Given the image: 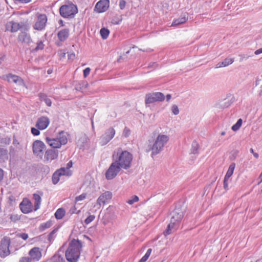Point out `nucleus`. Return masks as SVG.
Instances as JSON below:
<instances>
[{
  "instance_id": "46",
  "label": "nucleus",
  "mask_w": 262,
  "mask_h": 262,
  "mask_svg": "<svg viewBox=\"0 0 262 262\" xmlns=\"http://www.w3.org/2000/svg\"><path fill=\"white\" fill-rule=\"evenodd\" d=\"M95 218V216L94 215H90L85 220L84 223L86 225L90 224L92 222Z\"/></svg>"
},
{
  "instance_id": "56",
  "label": "nucleus",
  "mask_w": 262,
  "mask_h": 262,
  "mask_svg": "<svg viewBox=\"0 0 262 262\" xmlns=\"http://www.w3.org/2000/svg\"><path fill=\"white\" fill-rule=\"evenodd\" d=\"M73 165V163L72 162V161H70V162H69L67 164V167H64L66 169V173L67 172H68V173H71L72 174V173L71 172V171H70L69 170V169L70 168H71Z\"/></svg>"
},
{
  "instance_id": "59",
  "label": "nucleus",
  "mask_w": 262,
  "mask_h": 262,
  "mask_svg": "<svg viewBox=\"0 0 262 262\" xmlns=\"http://www.w3.org/2000/svg\"><path fill=\"white\" fill-rule=\"evenodd\" d=\"M75 57V54L74 53H71L68 54V58L69 59L73 60Z\"/></svg>"
},
{
  "instance_id": "16",
  "label": "nucleus",
  "mask_w": 262,
  "mask_h": 262,
  "mask_svg": "<svg viewBox=\"0 0 262 262\" xmlns=\"http://www.w3.org/2000/svg\"><path fill=\"white\" fill-rule=\"evenodd\" d=\"M32 204L31 202L27 199H24L19 204L21 211L25 214L28 213L32 211Z\"/></svg>"
},
{
  "instance_id": "57",
  "label": "nucleus",
  "mask_w": 262,
  "mask_h": 262,
  "mask_svg": "<svg viewBox=\"0 0 262 262\" xmlns=\"http://www.w3.org/2000/svg\"><path fill=\"white\" fill-rule=\"evenodd\" d=\"M91 69L90 68H86L83 70V76L86 77L90 74Z\"/></svg>"
},
{
  "instance_id": "4",
  "label": "nucleus",
  "mask_w": 262,
  "mask_h": 262,
  "mask_svg": "<svg viewBox=\"0 0 262 262\" xmlns=\"http://www.w3.org/2000/svg\"><path fill=\"white\" fill-rule=\"evenodd\" d=\"M169 140V137L165 135H159L152 146L147 151L151 150V157L159 154L163 149L164 145Z\"/></svg>"
},
{
  "instance_id": "37",
  "label": "nucleus",
  "mask_w": 262,
  "mask_h": 262,
  "mask_svg": "<svg viewBox=\"0 0 262 262\" xmlns=\"http://www.w3.org/2000/svg\"><path fill=\"white\" fill-rule=\"evenodd\" d=\"M52 225V222L51 221H48L47 222L40 225L39 227V230L42 231L45 229L50 228Z\"/></svg>"
},
{
  "instance_id": "64",
  "label": "nucleus",
  "mask_w": 262,
  "mask_h": 262,
  "mask_svg": "<svg viewBox=\"0 0 262 262\" xmlns=\"http://www.w3.org/2000/svg\"><path fill=\"white\" fill-rule=\"evenodd\" d=\"M157 64L156 63V62H152V63H149V66H148V68H150L151 67H154V66H157Z\"/></svg>"
},
{
  "instance_id": "33",
  "label": "nucleus",
  "mask_w": 262,
  "mask_h": 262,
  "mask_svg": "<svg viewBox=\"0 0 262 262\" xmlns=\"http://www.w3.org/2000/svg\"><path fill=\"white\" fill-rule=\"evenodd\" d=\"M235 167V163H232L230 165L229 168L228 169V171L226 172V174L224 177L225 178L230 179V178L232 175V174L233 173V171L234 170Z\"/></svg>"
},
{
  "instance_id": "58",
  "label": "nucleus",
  "mask_w": 262,
  "mask_h": 262,
  "mask_svg": "<svg viewBox=\"0 0 262 262\" xmlns=\"http://www.w3.org/2000/svg\"><path fill=\"white\" fill-rule=\"evenodd\" d=\"M31 261V259L28 257H21L19 260V262H30Z\"/></svg>"
},
{
  "instance_id": "28",
  "label": "nucleus",
  "mask_w": 262,
  "mask_h": 262,
  "mask_svg": "<svg viewBox=\"0 0 262 262\" xmlns=\"http://www.w3.org/2000/svg\"><path fill=\"white\" fill-rule=\"evenodd\" d=\"M89 84L86 81H80L76 82L75 84V89L76 91H82L83 89L88 88Z\"/></svg>"
},
{
  "instance_id": "36",
  "label": "nucleus",
  "mask_w": 262,
  "mask_h": 262,
  "mask_svg": "<svg viewBox=\"0 0 262 262\" xmlns=\"http://www.w3.org/2000/svg\"><path fill=\"white\" fill-rule=\"evenodd\" d=\"M199 145L196 141H193L191 145V153L196 154L198 153Z\"/></svg>"
},
{
  "instance_id": "11",
  "label": "nucleus",
  "mask_w": 262,
  "mask_h": 262,
  "mask_svg": "<svg viewBox=\"0 0 262 262\" xmlns=\"http://www.w3.org/2000/svg\"><path fill=\"white\" fill-rule=\"evenodd\" d=\"M28 31H21L18 34L17 40L18 42L30 46L33 42V40L31 37L30 34L27 32Z\"/></svg>"
},
{
  "instance_id": "53",
  "label": "nucleus",
  "mask_w": 262,
  "mask_h": 262,
  "mask_svg": "<svg viewBox=\"0 0 262 262\" xmlns=\"http://www.w3.org/2000/svg\"><path fill=\"white\" fill-rule=\"evenodd\" d=\"M130 130L126 127H125L123 132V135L125 137H128L130 135Z\"/></svg>"
},
{
  "instance_id": "49",
  "label": "nucleus",
  "mask_w": 262,
  "mask_h": 262,
  "mask_svg": "<svg viewBox=\"0 0 262 262\" xmlns=\"http://www.w3.org/2000/svg\"><path fill=\"white\" fill-rule=\"evenodd\" d=\"M39 129H38V128H36L35 127H31V133L34 136H38L40 134V131Z\"/></svg>"
},
{
  "instance_id": "8",
  "label": "nucleus",
  "mask_w": 262,
  "mask_h": 262,
  "mask_svg": "<svg viewBox=\"0 0 262 262\" xmlns=\"http://www.w3.org/2000/svg\"><path fill=\"white\" fill-rule=\"evenodd\" d=\"M121 168L119 165H118V163L114 161L105 172L106 179L107 180H112L120 172Z\"/></svg>"
},
{
  "instance_id": "47",
  "label": "nucleus",
  "mask_w": 262,
  "mask_h": 262,
  "mask_svg": "<svg viewBox=\"0 0 262 262\" xmlns=\"http://www.w3.org/2000/svg\"><path fill=\"white\" fill-rule=\"evenodd\" d=\"M238 154V151L237 150H233L232 151L231 155L230 156V159L231 160H234L236 157L237 156Z\"/></svg>"
},
{
  "instance_id": "48",
  "label": "nucleus",
  "mask_w": 262,
  "mask_h": 262,
  "mask_svg": "<svg viewBox=\"0 0 262 262\" xmlns=\"http://www.w3.org/2000/svg\"><path fill=\"white\" fill-rule=\"evenodd\" d=\"M171 111L172 113L175 115H177L179 113V110L177 105L174 104L172 106Z\"/></svg>"
},
{
  "instance_id": "40",
  "label": "nucleus",
  "mask_w": 262,
  "mask_h": 262,
  "mask_svg": "<svg viewBox=\"0 0 262 262\" xmlns=\"http://www.w3.org/2000/svg\"><path fill=\"white\" fill-rule=\"evenodd\" d=\"M36 47L32 50V52H37L39 50H42L44 49L45 45L42 41H39L37 42Z\"/></svg>"
},
{
  "instance_id": "50",
  "label": "nucleus",
  "mask_w": 262,
  "mask_h": 262,
  "mask_svg": "<svg viewBox=\"0 0 262 262\" xmlns=\"http://www.w3.org/2000/svg\"><path fill=\"white\" fill-rule=\"evenodd\" d=\"M10 218L12 222H15L20 219V216L17 214H11Z\"/></svg>"
},
{
  "instance_id": "61",
  "label": "nucleus",
  "mask_w": 262,
  "mask_h": 262,
  "mask_svg": "<svg viewBox=\"0 0 262 262\" xmlns=\"http://www.w3.org/2000/svg\"><path fill=\"white\" fill-rule=\"evenodd\" d=\"M250 56H246L245 55H241V58L240 59V61H242L244 59L247 60Z\"/></svg>"
},
{
  "instance_id": "20",
  "label": "nucleus",
  "mask_w": 262,
  "mask_h": 262,
  "mask_svg": "<svg viewBox=\"0 0 262 262\" xmlns=\"http://www.w3.org/2000/svg\"><path fill=\"white\" fill-rule=\"evenodd\" d=\"M29 254L31 260H39L42 256L41 250L38 247H34L30 250Z\"/></svg>"
},
{
  "instance_id": "19",
  "label": "nucleus",
  "mask_w": 262,
  "mask_h": 262,
  "mask_svg": "<svg viewBox=\"0 0 262 262\" xmlns=\"http://www.w3.org/2000/svg\"><path fill=\"white\" fill-rule=\"evenodd\" d=\"M112 198V193L110 191H107L103 193L99 196L97 200V204L101 205V204H104L107 203Z\"/></svg>"
},
{
  "instance_id": "10",
  "label": "nucleus",
  "mask_w": 262,
  "mask_h": 262,
  "mask_svg": "<svg viewBox=\"0 0 262 262\" xmlns=\"http://www.w3.org/2000/svg\"><path fill=\"white\" fill-rule=\"evenodd\" d=\"M115 134V130L113 127H110L100 137V143L102 145L106 144L113 139Z\"/></svg>"
},
{
  "instance_id": "9",
  "label": "nucleus",
  "mask_w": 262,
  "mask_h": 262,
  "mask_svg": "<svg viewBox=\"0 0 262 262\" xmlns=\"http://www.w3.org/2000/svg\"><path fill=\"white\" fill-rule=\"evenodd\" d=\"M46 146L44 143L40 140H35L32 145V149L33 154L40 157H42L43 154V150Z\"/></svg>"
},
{
  "instance_id": "23",
  "label": "nucleus",
  "mask_w": 262,
  "mask_h": 262,
  "mask_svg": "<svg viewBox=\"0 0 262 262\" xmlns=\"http://www.w3.org/2000/svg\"><path fill=\"white\" fill-rule=\"evenodd\" d=\"M46 142L53 148H58L61 147V143L58 141V138H46Z\"/></svg>"
},
{
  "instance_id": "7",
  "label": "nucleus",
  "mask_w": 262,
  "mask_h": 262,
  "mask_svg": "<svg viewBox=\"0 0 262 262\" xmlns=\"http://www.w3.org/2000/svg\"><path fill=\"white\" fill-rule=\"evenodd\" d=\"M10 238L9 237H3L1 241L0 245V256L5 258L10 254L9 246L10 245Z\"/></svg>"
},
{
  "instance_id": "63",
  "label": "nucleus",
  "mask_w": 262,
  "mask_h": 262,
  "mask_svg": "<svg viewBox=\"0 0 262 262\" xmlns=\"http://www.w3.org/2000/svg\"><path fill=\"white\" fill-rule=\"evenodd\" d=\"M2 169L0 168V182L3 180L4 177V173Z\"/></svg>"
},
{
  "instance_id": "32",
  "label": "nucleus",
  "mask_w": 262,
  "mask_h": 262,
  "mask_svg": "<svg viewBox=\"0 0 262 262\" xmlns=\"http://www.w3.org/2000/svg\"><path fill=\"white\" fill-rule=\"evenodd\" d=\"M66 213L64 209L62 208H58L55 213V217L57 220H60L63 218Z\"/></svg>"
},
{
  "instance_id": "51",
  "label": "nucleus",
  "mask_w": 262,
  "mask_h": 262,
  "mask_svg": "<svg viewBox=\"0 0 262 262\" xmlns=\"http://www.w3.org/2000/svg\"><path fill=\"white\" fill-rule=\"evenodd\" d=\"M86 196V194L83 193L80 194V195L76 196L75 198V201L78 202L79 201H82V200H84V199H85Z\"/></svg>"
},
{
  "instance_id": "18",
  "label": "nucleus",
  "mask_w": 262,
  "mask_h": 262,
  "mask_svg": "<svg viewBox=\"0 0 262 262\" xmlns=\"http://www.w3.org/2000/svg\"><path fill=\"white\" fill-rule=\"evenodd\" d=\"M50 123V119L48 117L41 116L39 117L36 122V127L40 130L46 129Z\"/></svg>"
},
{
  "instance_id": "35",
  "label": "nucleus",
  "mask_w": 262,
  "mask_h": 262,
  "mask_svg": "<svg viewBox=\"0 0 262 262\" xmlns=\"http://www.w3.org/2000/svg\"><path fill=\"white\" fill-rule=\"evenodd\" d=\"M100 33L102 39H106L110 34V31L108 29L102 28L100 29Z\"/></svg>"
},
{
  "instance_id": "26",
  "label": "nucleus",
  "mask_w": 262,
  "mask_h": 262,
  "mask_svg": "<svg viewBox=\"0 0 262 262\" xmlns=\"http://www.w3.org/2000/svg\"><path fill=\"white\" fill-rule=\"evenodd\" d=\"M8 150L4 148L0 147V164L5 163L8 159Z\"/></svg>"
},
{
  "instance_id": "12",
  "label": "nucleus",
  "mask_w": 262,
  "mask_h": 262,
  "mask_svg": "<svg viewBox=\"0 0 262 262\" xmlns=\"http://www.w3.org/2000/svg\"><path fill=\"white\" fill-rule=\"evenodd\" d=\"M110 7V0H100L95 6L94 10L97 13L105 12Z\"/></svg>"
},
{
  "instance_id": "22",
  "label": "nucleus",
  "mask_w": 262,
  "mask_h": 262,
  "mask_svg": "<svg viewBox=\"0 0 262 262\" xmlns=\"http://www.w3.org/2000/svg\"><path fill=\"white\" fill-rule=\"evenodd\" d=\"M58 156V151L57 150L48 149L47 150L45 155V158L46 160H53L56 159Z\"/></svg>"
},
{
  "instance_id": "29",
  "label": "nucleus",
  "mask_w": 262,
  "mask_h": 262,
  "mask_svg": "<svg viewBox=\"0 0 262 262\" xmlns=\"http://www.w3.org/2000/svg\"><path fill=\"white\" fill-rule=\"evenodd\" d=\"M66 134L67 133L64 131H61L58 134V136H57V138H58V141L61 143V145H65L68 142Z\"/></svg>"
},
{
  "instance_id": "17",
  "label": "nucleus",
  "mask_w": 262,
  "mask_h": 262,
  "mask_svg": "<svg viewBox=\"0 0 262 262\" xmlns=\"http://www.w3.org/2000/svg\"><path fill=\"white\" fill-rule=\"evenodd\" d=\"M6 79L9 82H14L18 85L24 86L25 85L24 80L21 77L11 73L6 75Z\"/></svg>"
},
{
  "instance_id": "54",
  "label": "nucleus",
  "mask_w": 262,
  "mask_h": 262,
  "mask_svg": "<svg viewBox=\"0 0 262 262\" xmlns=\"http://www.w3.org/2000/svg\"><path fill=\"white\" fill-rule=\"evenodd\" d=\"M17 236L18 237H21L24 240H26L28 238V235L26 233H18L17 234Z\"/></svg>"
},
{
  "instance_id": "62",
  "label": "nucleus",
  "mask_w": 262,
  "mask_h": 262,
  "mask_svg": "<svg viewBox=\"0 0 262 262\" xmlns=\"http://www.w3.org/2000/svg\"><path fill=\"white\" fill-rule=\"evenodd\" d=\"M262 53V48L256 50L254 52L255 55H258Z\"/></svg>"
},
{
  "instance_id": "31",
  "label": "nucleus",
  "mask_w": 262,
  "mask_h": 262,
  "mask_svg": "<svg viewBox=\"0 0 262 262\" xmlns=\"http://www.w3.org/2000/svg\"><path fill=\"white\" fill-rule=\"evenodd\" d=\"M38 97L40 101H44L48 106H51L52 104L51 100L48 98L47 95L45 93H40L38 94Z\"/></svg>"
},
{
  "instance_id": "39",
  "label": "nucleus",
  "mask_w": 262,
  "mask_h": 262,
  "mask_svg": "<svg viewBox=\"0 0 262 262\" xmlns=\"http://www.w3.org/2000/svg\"><path fill=\"white\" fill-rule=\"evenodd\" d=\"M242 122L243 120L241 118L239 119L236 122V123L232 126V130H233V131H237V130H238L241 126H242Z\"/></svg>"
},
{
  "instance_id": "5",
  "label": "nucleus",
  "mask_w": 262,
  "mask_h": 262,
  "mask_svg": "<svg viewBox=\"0 0 262 262\" xmlns=\"http://www.w3.org/2000/svg\"><path fill=\"white\" fill-rule=\"evenodd\" d=\"M185 212V209L183 208L181 205H177L175 209L171 213L170 221L179 226Z\"/></svg>"
},
{
  "instance_id": "15",
  "label": "nucleus",
  "mask_w": 262,
  "mask_h": 262,
  "mask_svg": "<svg viewBox=\"0 0 262 262\" xmlns=\"http://www.w3.org/2000/svg\"><path fill=\"white\" fill-rule=\"evenodd\" d=\"M64 253L63 247H61L57 252L52 256L50 259H48L46 262H65V260L63 257Z\"/></svg>"
},
{
  "instance_id": "27",
  "label": "nucleus",
  "mask_w": 262,
  "mask_h": 262,
  "mask_svg": "<svg viewBox=\"0 0 262 262\" xmlns=\"http://www.w3.org/2000/svg\"><path fill=\"white\" fill-rule=\"evenodd\" d=\"M188 19V14L186 13L183 14L178 19H174L172 26H178L185 23Z\"/></svg>"
},
{
  "instance_id": "41",
  "label": "nucleus",
  "mask_w": 262,
  "mask_h": 262,
  "mask_svg": "<svg viewBox=\"0 0 262 262\" xmlns=\"http://www.w3.org/2000/svg\"><path fill=\"white\" fill-rule=\"evenodd\" d=\"M151 251L152 249L151 248L148 249L145 254L141 258V259L138 262H145L149 257Z\"/></svg>"
},
{
  "instance_id": "1",
  "label": "nucleus",
  "mask_w": 262,
  "mask_h": 262,
  "mask_svg": "<svg viewBox=\"0 0 262 262\" xmlns=\"http://www.w3.org/2000/svg\"><path fill=\"white\" fill-rule=\"evenodd\" d=\"M112 158L121 168L127 169L131 166L133 155L128 151H123L121 148H119L113 152Z\"/></svg>"
},
{
  "instance_id": "55",
  "label": "nucleus",
  "mask_w": 262,
  "mask_h": 262,
  "mask_svg": "<svg viewBox=\"0 0 262 262\" xmlns=\"http://www.w3.org/2000/svg\"><path fill=\"white\" fill-rule=\"evenodd\" d=\"M126 2L124 0H120L119 2V7L120 9L123 10L125 8Z\"/></svg>"
},
{
  "instance_id": "30",
  "label": "nucleus",
  "mask_w": 262,
  "mask_h": 262,
  "mask_svg": "<svg viewBox=\"0 0 262 262\" xmlns=\"http://www.w3.org/2000/svg\"><path fill=\"white\" fill-rule=\"evenodd\" d=\"M33 198L34 200V211H36L40 207L41 199L40 196L36 193L33 194Z\"/></svg>"
},
{
  "instance_id": "38",
  "label": "nucleus",
  "mask_w": 262,
  "mask_h": 262,
  "mask_svg": "<svg viewBox=\"0 0 262 262\" xmlns=\"http://www.w3.org/2000/svg\"><path fill=\"white\" fill-rule=\"evenodd\" d=\"M11 139L9 137H5L0 138V144L1 146H5L7 145H9L11 142Z\"/></svg>"
},
{
  "instance_id": "45",
  "label": "nucleus",
  "mask_w": 262,
  "mask_h": 262,
  "mask_svg": "<svg viewBox=\"0 0 262 262\" xmlns=\"http://www.w3.org/2000/svg\"><path fill=\"white\" fill-rule=\"evenodd\" d=\"M234 58H226L224 59V63L225 67H227L231 64H232L234 62Z\"/></svg>"
},
{
  "instance_id": "43",
  "label": "nucleus",
  "mask_w": 262,
  "mask_h": 262,
  "mask_svg": "<svg viewBox=\"0 0 262 262\" xmlns=\"http://www.w3.org/2000/svg\"><path fill=\"white\" fill-rule=\"evenodd\" d=\"M231 181V179H226L224 178L223 182V187L226 191L229 190V184Z\"/></svg>"
},
{
  "instance_id": "6",
  "label": "nucleus",
  "mask_w": 262,
  "mask_h": 262,
  "mask_svg": "<svg viewBox=\"0 0 262 262\" xmlns=\"http://www.w3.org/2000/svg\"><path fill=\"white\" fill-rule=\"evenodd\" d=\"M165 99L164 95L161 92L148 93L145 96V103L146 106L156 102L163 101Z\"/></svg>"
},
{
  "instance_id": "25",
  "label": "nucleus",
  "mask_w": 262,
  "mask_h": 262,
  "mask_svg": "<svg viewBox=\"0 0 262 262\" xmlns=\"http://www.w3.org/2000/svg\"><path fill=\"white\" fill-rule=\"evenodd\" d=\"M69 36V30L68 29H64L58 32L57 36L60 41H65Z\"/></svg>"
},
{
  "instance_id": "21",
  "label": "nucleus",
  "mask_w": 262,
  "mask_h": 262,
  "mask_svg": "<svg viewBox=\"0 0 262 262\" xmlns=\"http://www.w3.org/2000/svg\"><path fill=\"white\" fill-rule=\"evenodd\" d=\"M19 24L14 21H10L5 25V31H10L11 33H15L18 31Z\"/></svg>"
},
{
  "instance_id": "24",
  "label": "nucleus",
  "mask_w": 262,
  "mask_h": 262,
  "mask_svg": "<svg viewBox=\"0 0 262 262\" xmlns=\"http://www.w3.org/2000/svg\"><path fill=\"white\" fill-rule=\"evenodd\" d=\"M179 227V226L177 224L170 221V223L168 225L165 231L163 232L164 235L166 236L174 232L178 229Z\"/></svg>"
},
{
  "instance_id": "2",
  "label": "nucleus",
  "mask_w": 262,
  "mask_h": 262,
  "mask_svg": "<svg viewBox=\"0 0 262 262\" xmlns=\"http://www.w3.org/2000/svg\"><path fill=\"white\" fill-rule=\"evenodd\" d=\"M82 247V244L80 240L73 239L65 252L67 260L69 262H77L80 257Z\"/></svg>"
},
{
  "instance_id": "44",
  "label": "nucleus",
  "mask_w": 262,
  "mask_h": 262,
  "mask_svg": "<svg viewBox=\"0 0 262 262\" xmlns=\"http://www.w3.org/2000/svg\"><path fill=\"white\" fill-rule=\"evenodd\" d=\"M139 201V198L137 195H134L132 198L127 201V203L130 205L134 204Z\"/></svg>"
},
{
  "instance_id": "13",
  "label": "nucleus",
  "mask_w": 262,
  "mask_h": 262,
  "mask_svg": "<svg viewBox=\"0 0 262 262\" xmlns=\"http://www.w3.org/2000/svg\"><path fill=\"white\" fill-rule=\"evenodd\" d=\"M47 21V15L44 14H40L38 16L36 22L33 26V28L36 30H42L45 28Z\"/></svg>"
},
{
  "instance_id": "34",
  "label": "nucleus",
  "mask_w": 262,
  "mask_h": 262,
  "mask_svg": "<svg viewBox=\"0 0 262 262\" xmlns=\"http://www.w3.org/2000/svg\"><path fill=\"white\" fill-rule=\"evenodd\" d=\"M18 25L19 29H21L23 31H28L30 29V26L28 23V21H20L19 23H17Z\"/></svg>"
},
{
  "instance_id": "60",
  "label": "nucleus",
  "mask_w": 262,
  "mask_h": 262,
  "mask_svg": "<svg viewBox=\"0 0 262 262\" xmlns=\"http://www.w3.org/2000/svg\"><path fill=\"white\" fill-rule=\"evenodd\" d=\"M225 65H224V61H222V62H219L216 65V68H222V67H225Z\"/></svg>"
},
{
  "instance_id": "52",
  "label": "nucleus",
  "mask_w": 262,
  "mask_h": 262,
  "mask_svg": "<svg viewBox=\"0 0 262 262\" xmlns=\"http://www.w3.org/2000/svg\"><path fill=\"white\" fill-rule=\"evenodd\" d=\"M14 3L15 4H27L30 3L31 0H13Z\"/></svg>"
},
{
  "instance_id": "14",
  "label": "nucleus",
  "mask_w": 262,
  "mask_h": 262,
  "mask_svg": "<svg viewBox=\"0 0 262 262\" xmlns=\"http://www.w3.org/2000/svg\"><path fill=\"white\" fill-rule=\"evenodd\" d=\"M71 173H66V169L64 167H61L57 170L53 174L52 177V181L53 184L55 185L58 183L59 181V178L61 176H70Z\"/></svg>"
},
{
  "instance_id": "42",
  "label": "nucleus",
  "mask_w": 262,
  "mask_h": 262,
  "mask_svg": "<svg viewBox=\"0 0 262 262\" xmlns=\"http://www.w3.org/2000/svg\"><path fill=\"white\" fill-rule=\"evenodd\" d=\"M58 230V229L57 228H56V229H54L53 230H52L50 233V234L48 235V241L51 243L53 241V240L54 239V238H55V235L54 234L56 233V232Z\"/></svg>"
},
{
  "instance_id": "3",
  "label": "nucleus",
  "mask_w": 262,
  "mask_h": 262,
  "mask_svg": "<svg viewBox=\"0 0 262 262\" xmlns=\"http://www.w3.org/2000/svg\"><path fill=\"white\" fill-rule=\"evenodd\" d=\"M78 11L77 6L72 2H69L68 4L63 5L59 8V14L64 18H73Z\"/></svg>"
}]
</instances>
